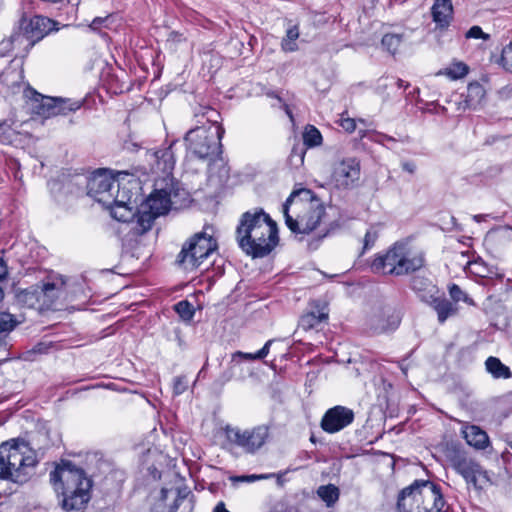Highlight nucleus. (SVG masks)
<instances>
[{"instance_id": "nucleus-31", "label": "nucleus", "mask_w": 512, "mask_h": 512, "mask_svg": "<svg viewBox=\"0 0 512 512\" xmlns=\"http://www.w3.org/2000/svg\"><path fill=\"white\" fill-rule=\"evenodd\" d=\"M299 27L298 25H293L289 27L286 31L285 37L281 41V48L285 52H294L298 49V45L296 40L299 38Z\"/></svg>"}, {"instance_id": "nucleus-27", "label": "nucleus", "mask_w": 512, "mask_h": 512, "mask_svg": "<svg viewBox=\"0 0 512 512\" xmlns=\"http://www.w3.org/2000/svg\"><path fill=\"white\" fill-rule=\"evenodd\" d=\"M485 368L494 379H509L512 377L510 368L497 357H488L485 361Z\"/></svg>"}, {"instance_id": "nucleus-62", "label": "nucleus", "mask_w": 512, "mask_h": 512, "mask_svg": "<svg viewBox=\"0 0 512 512\" xmlns=\"http://www.w3.org/2000/svg\"><path fill=\"white\" fill-rule=\"evenodd\" d=\"M310 441L314 444L317 442V439L313 434L310 436Z\"/></svg>"}, {"instance_id": "nucleus-52", "label": "nucleus", "mask_w": 512, "mask_h": 512, "mask_svg": "<svg viewBox=\"0 0 512 512\" xmlns=\"http://www.w3.org/2000/svg\"><path fill=\"white\" fill-rule=\"evenodd\" d=\"M401 168L403 171L413 175L416 172L417 166L413 161L404 160L401 162Z\"/></svg>"}, {"instance_id": "nucleus-13", "label": "nucleus", "mask_w": 512, "mask_h": 512, "mask_svg": "<svg viewBox=\"0 0 512 512\" xmlns=\"http://www.w3.org/2000/svg\"><path fill=\"white\" fill-rule=\"evenodd\" d=\"M360 171V162L356 158H346L334 166L331 179L337 189H353L360 179Z\"/></svg>"}, {"instance_id": "nucleus-16", "label": "nucleus", "mask_w": 512, "mask_h": 512, "mask_svg": "<svg viewBox=\"0 0 512 512\" xmlns=\"http://www.w3.org/2000/svg\"><path fill=\"white\" fill-rule=\"evenodd\" d=\"M420 479L414 480L409 486L398 493L397 510L399 512H420L419 511Z\"/></svg>"}, {"instance_id": "nucleus-64", "label": "nucleus", "mask_w": 512, "mask_h": 512, "mask_svg": "<svg viewBox=\"0 0 512 512\" xmlns=\"http://www.w3.org/2000/svg\"><path fill=\"white\" fill-rule=\"evenodd\" d=\"M510 448L512 449V441L509 443Z\"/></svg>"}, {"instance_id": "nucleus-36", "label": "nucleus", "mask_w": 512, "mask_h": 512, "mask_svg": "<svg viewBox=\"0 0 512 512\" xmlns=\"http://www.w3.org/2000/svg\"><path fill=\"white\" fill-rule=\"evenodd\" d=\"M174 310L185 322L191 321L195 314V308L188 300H181L177 302L174 305Z\"/></svg>"}, {"instance_id": "nucleus-26", "label": "nucleus", "mask_w": 512, "mask_h": 512, "mask_svg": "<svg viewBox=\"0 0 512 512\" xmlns=\"http://www.w3.org/2000/svg\"><path fill=\"white\" fill-rule=\"evenodd\" d=\"M9 39L13 45L14 50H17L18 54H21L23 57L27 56L30 50L34 47L28 45L30 38L26 34V31L21 29V24L19 21L18 25L13 28Z\"/></svg>"}, {"instance_id": "nucleus-14", "label": "nucleus", "mask_w": 512, "mask_h": 512, "mask_svg": "<svg viewBox=\"0 0 512 512\" xmlns=\"http://www.w3.org/2000/svg\"><path fill=\"white\" fill-rule=\"evenodd\" d=\"M19 22L21 29L25 30L30 38L28 43L30 46H35L45 36L58 30L56 21L41 15H35L32 18L22 17Z\"/></svg>"}, {"instance_id": "nucleus-7", "label": "nucleus", "mask_w": 512, "mask_h": 512, "mask_svg": "<svg viewBox=\"0 0 512 512\" xmlns=\"http://www.w3.org/2000/svg\"><path fill=\"white\" fill-rule=\"evenodd\" d=\"M426 264L423 251L413 250L405 242H395L384 254H377L370 264L372 272L395 277L422 269Z\"/></svg>"}, {"instance_id": "nucleus-42", "label": "nucleus", "mask_w": 512, "mask_h": 512, "mask_svg": "<svg viewBox=\"0 0 512 512\" xmlns=\"http://www.w3.org/2000/svg\"><path fill=\"white\" fill-rule=\"evenodd\" d=\"M188 387V379L184 375H180L174 378L173 381V392L175 395H181L186 391Z\"/></svg>"}, {"instance_id": "nucleus-56", "label": "nucleus", "mask_w": 512, "mask_h": 512, "mask_svg": "<svg viewBox=\"0 0 512 512\" xmlns=\"http://www.w3.org/2000/svg\"><path fill=\"white\" fill-rule=\"evenodd\" d=\"M213 512H230V511L226 508L225 503L221 501L216 504V506L213 509Z\"/></svg>"}, {"instance_id": "nucleus-5", "label": "nucleus", "mask_w": 512, "mask_h": 512, "mask_svg": "<svg viewBox=\"0 0 512 512\" xmlns=\"http://www.w3.org/2000/svg\"><path fill=\"white\" fill-rule=\"evenodd\" d=\"M203 115L207 116V124L190 129L185 134L184 141L187 155L208 161L209 169H212L217 161L224 162L221 141L225 130L214 118V116L219 117L216 110L206 108Z\"/></svg>"}, {"instance_id": "nucleus-28", "label": "nucleus", "mask_w": 512, "mask_h": 512, "mask_svg": "<svg viewBox=\"0 0 512 512\" xmlns=\"http://www.w3.org/2000/svg\"><path fill=\"white\" fill-rule=\"evenodd\" d=\"M232 379H244L243 366L232 357L227 368L220 374L217 382L223 386Z\"/></svg>"}, {"instance_id": "nucleus-46", "label": "nucleus", "mask_w": 512, "mask_h": 512, "mask_svg": "<svg viewBox=\"0 0 512 512\" xmlns=\"http://www.w3.org/2000/svg\"><path fill=\"white\" fill-rule=\"evenodd\" d=\"M235 361H237L240 365H242V362L244 360H260L258 357L255 356V353H245L242 351H236L231 356Z\"/></svg>"}, {"instance_id": "nucleus-34", "label": "nucleus", "mask_w": 512, "mask_h": 512, "mask_svg": "<svg viewBox=\"0 0 512 512\" xmlns=\"http://www.w3.org/2000/svg\"><path fill=\"white\" fill-rule=\"evenodd\" d=\"M469 72V67L464 62H453L447 68L440 72L448 76L450 79L457 80L466 76Z\"/></svg>"}, {"instance_id": "nucleus-33", "label": "nucleus", "mask_w": 512, "mask_h": 512, "mask_svg": "<svg viewBox=\"0 0 512 512\" xmlns=\"http://www.w3.org/2000/svg\"><path fill=\"white\" fill-rule=\"evenodd\" d=\"M306 150L305 145H302L300 142H296L293 145L287 160L291 168L298 169L303 165Z\"/></svg>"}, {"instance_id": "nucleus-24", "label": "nucleus", "mask_w": 512, "mask_h": 512, "mask_svg": "<svg viewBox=\"0 0 512 512\" xmlns=\"http://www.w3.org/2000/svg\"><path fill=\"white\" fill-rule=\"evenodd\" d=\"M410 288L417 294L420 300L428 303L435 295L439 294V288L427 277L414 276L410 281Z\"/></svg>"}, {"instance_id": "nucleus-58", "label": "nucleus", "mask_w": 512, "mask_h": 512, "mask_svg": "<svg viewBox=\"0 0 512 512\" xmlns=\"http://www.w3.org/2000/svg\"><path fill=\"white\" fill-rule=\"evenodd\" d=\"M510 456H512V455H511V453H510L509 451H504V452L502 453V458H503L504 460H509V457H510Z\"/></svg>"}, {"instance_id": "nucleus-8", "label": "nucleus", "mask_w": 512, "mask_h": 512, "mask_svg": "<svg viewBox=\"0 0 512 512\" xmlns=\"http://www.w3.org/2000/svg\"><path fill=\"white\" fill-rule=\"evenodd\" d=\"M218 248L217 240L204 231L195 233L186 241L177 256V263L186 270L198 268Z\"/></svg>"}, {"instance_id": "nucleus-2", "label": "nucleus", "mask_w": 512, "mask_h": 512, "mask_svg": "<svg viewBox=\"0 0 512 512\" xmlns=\"http://www.w3.org/2000/svg\"><path fill=\"white\" fill-rule=\"evenodd\" d=\"M59 504L66 512H80L91 498L92 479L70 460H62L49 474Z\"/></svg>"}, {"instance_id": "nucleus-38", "label": "nucleus", "mask_w": 512, "mask_h": 512, "mask_svg": "<svg viewBox=\"0 0 512 512\" xmlns=\"http://www.w3.org/2000/svg\"><path fill=\"white\" fill-rule=\"evenodd\" d=\"M18 324L16 318L7 312H0V334L7 335Z\"/></svg>"}, {"instance_id": "nucleus-17", "label": "nucleus", "mask_w": 512, "mask_h": 512, "mask_svg": "<svg viewBox=\"0 0 512 512\" xmlns=\"http://www.w3.org/2000/svg\"><path fill=\"white\" fill-rule=\"evenodd\" d=\"M140 221V216L137 215V219L121 228V232L124 233L122 237V247L126 252H134L137 250L141 243V237L148 232L150 229H146Z\"/></svg>"}, {"instance_id": "nucleus-20", "label": "nucleus", "mask_w": 512, "mask_h": 512, "mask_svg": "<svg viewBox=\"0 0 512 512\" xmlns=\"http://www.w3.org/2000/svg\"><path fill=\"white\" fill-rule=\"evenodd\" d=\"M432 20L436 28L446 30L453 21L454 8L451 0H434L431 7Z\"/></svg>"}, {"instance_id": "nucleus-22", "label": "nucleus", "mask_w": 512, "mask_h": 512, "mask_svg": "<svg viewBox=\"0 0 512 512\" xmlns=\"http://www.w3.org/2000/svg\"><path fill=\"white\" fill-rule=\"evenodd\" d=\"M427 304L436 312L440 324H444L448 318L456 316L459 312V305L446 298L444 294L435 295Z\"/></svg>"}, {"instance_id": "nucleus-48", "label": "nucleus", "mask_w": 512, "mask_h": 512, "mask_svg": "<svg viewBox=\"0 0 512 512\" xmlns=\"http://www.w3.org/2000/svg\"><path fill=\"white\" fill-rule=\"evenodd\" d=\"M340 126L348 133H352L356 129V122L352 118H342L340 120Z\"/></svg>"}, {"instance_id": "nucleus-3", "label": "nucleus", "mask_w": 512, "mask_h": 512, "mask_svg": "<svg viewBox=\"0 0 512 512\" xmlns=\"http://www.w3.org/2000/svg\"><path fill=\"white\" fill-rule=\"evenodd\" d=\"M39 464L35 450L22 437L0 444V480L24 485L36 473Z\"/></svg>"}, {"instance_id": "nucleus-57", "label": "nucleus", "mask_w": 512, "mask_h": 512, "mask_svg": "<svg viewBox=\"0 0 512 512\" xmlns=\"http://www.w3.org/2000/svg\"><path fill=\"white\" fill-rule=\"evenodd\" d=\"M321 232H322L321 235L318 237L319 240L323 239L324 237H326L329 234L330 229L324 228V229L321 230Z\"/></svg>"}, {"instance_id": "nucleus-15", "label": "nucleus", "mask_w": 512, "mask_h": 512, "mask_svg": "<svg viewBox=\"0 0 512 512\" xmlns=\"http://www.w3.org/2000/svg\"><path fill=\"white\" fill-rule=\"evenodd\" d=\"M355 414L352 409L337 405L328 409L321 419L323 431L334 434L353 423Z\"/></svg>"}, {"instance_id": "nucleus-49", "label": "nucleus", "mask_w": 512, "mask_h": 512, "mask_svg": "<svg viewBox=\"0 0 512 512\" xmlns=\"http://www.w3.org/2000/svg\"><path fill=\"white\" fill-rule=\"evenodd\" d=\"M13 50H14V48H13V45L11 44V42H10L9 37L3 39L0 42V56H5V55H7L9 52H11Z\"/></svg>"}, {"instance_id": "nucleus-18", "label": "nucleus", "mask_w": 512, "mask_h": 512, "mask_svg": "<svg viewBox=\"0 0 512 512\" xmlns=\"http://www.w3.org/2000/svg\"><path fill=\"white\" fill-rule=\"evenodd\" d=\"M172 144L163 149H158L148 153L150 159L153 161L151 164L152 169L156 172H162L164 177H173L172 171L175 166V157L172 149Z\"/></svg>"}, {"instance_id": "nucleus-54", "label": "nucleus", "mask_w": 512, "mask_h": 512, "mask_svg": "<svg viewBox=\"0 0 512 512\" xmlns=\"http://www.w3.org/2000/svg\"><path fill=\"white\" fill-rule=\"evenodd\" d=\"M8 275V269L5 261L0 258V281L6 280Z\"/></svg>"}, {"instance_id": "nucleus-50", "label": "nucleus", "mask_w": 512, "mask_h": 512, "mask_svg": "<svg viewBox=\"0 0 512 512\" xmlns=\"http://www.w3.org/2000/svg\"><path fill=\"white\" fill-rule=\"evenodd\" d=\"M378 137L379 139L377 141L387 146L388 148H393V144L397 142V140L394 137L386 134H380Z\"/></svg>"}, {"instance_id": "nucleus-25", "label": "nucleus", "mask_w": 512, "mask_h": 512, "mask_svg": "<svg viewBox=\"0 0 512 512\" xmlns=\"http://www.w3.org/2000/svg\"><path fill=\"white\" fill-rule=\"evenodd\" d=\"M463 434L466 442L478 450L485 449L490 443L487 433L479 426H467L463 430Z\"/></svg>"}, {"instance_id": "nucleus-30", "label": "nucleus", "mask_w": 512, "mask_h": 512, "mask_svg": "<svg viewBox=\"0 0 512 512\" xmlns=\"http://www.w3.org/2000/svg\"><path fill=\"white\" fill-rule=\"evenodd\" d=\"M328 319V313L324 311L308 312L301 316L299 325L304 330H311L316 328L321 322Z\"/></svg>"}, {"instance_id": "nucleus-60", "label": "nucleus", "mask_w": 512, "mask_h": 512, "mask_svg": "<svg viewBox=\"0 0 512 512\" xmlns=\"http://www.w3.org/2000/svg\"><path fill=\"white\" fill-rule=\"evenodd\" d=\"M166 493H167V490L166 489H162L161 490V499L164 500L166 498Z\"/></svg>"}, {"instance_id": "nucleus-47", "label": "nucleus", "mask_w": 512, "mask_h": 512, "mask_svg": "<svg viewBox=\"0 0 512 512\" xmlns=\"http://www.w3.org/2000/svg\"><path fill=\"white\" fill-rule=\"evenodd\" d=\"M186 41V37L183 33L178 31H171L168 35L167 42L171 44H179Z\"/></svg>"}, {"instance_id": "nucleus-29", "label": "nucleus", "mask_w": 512, "mask_h": 512, "mask_svg": "<svg viewBox=\"0 0 512 512\" xmlns=\"http://www.w3.org/2000/svg\"><path fill=\"white\" fill-rule=\"evenodd\" d=\"M317 495L323 502H325L327 507H333L339 500L340 491L334 484H327L318 487Z\"/></svg>"}, {"instance_id": "nucleus-45", "label": "nucleus", "mask_w": 512, "mask_h": 512, "mask_svg": "<svg viewBox=\"0 0 512 512\" xmlns=\"http://www.w3.org/2000/svg\"><path fill=\"white\" fill-rule=\"evenodd\" d=\"M110 19L111 15H107L105 17H95L90 23L89 28L92 31H99L102 27H108Z\"/></svg>"}, {"instance_id": "nucleus-12", "label": "nucleus", "mask_w": 512, "mask_h": 512, "mask_svg": "<svg viewBox=\"0 0 512 512\" xmlns=\"http://www.w3.org/2000/svg\"><path fill=\"white\" fill-rule=\"evenodd\" d=\"M87 194L103 206H109L117 201L120 194V184L106 169L95 171L87 181Z\"/></svg>"}, {"instance_id": "nucleus-61", "label": "nucleus", "mask_w": 512, "mask_h": 512, "mask_svg": "<svg viewBox=\"0 0 512 512\" xmlns=\"http://www.w3.org/2000/svg\"><path fill=\"white\" fill-rule=\"evenodd\" d=\"M176 510H177V505H173L170 507L168 512H176Z\"/></svg>"}, {"instance_id": "nucleus-21", "label": "nucleus", "mask_w": 512, "mask_h": 512, "mask_svg": "<svg viewBox=\"0 0 512 512\" xmlns=\"http://www.w3.org/2000/svg\"><path fill=\"white\" fill-rule=\"evenodd\" d=\"M485 89L479 82H471L467 86L465 93L460 95V101L458 102V110H475L481 104L485 97Z\"/></svg>"}, {"instance_id": "nucleus-44", "label": "nucleus", "mask_w": 512, "mask_h": 512, "mask_svg": "<svg viewBox=\"0 0 512 512\" xmlns=\"http://www.w3.org/2000/svg\"><path fill=\"white\" fill-rule=\"evenodd\" d=\"M467 39H483L488 40L490 38L489 34L483 32L480 26L474 25L472 26L465 34Z\"/></svg>"}, {"instance_id": "nucleus-11", "label": "nucleus", "mask_w": 512, "mask_h": 512, "mask_svg": "<svg viewBox=\"0 0 512 512\" xmlns=\"http://www.w3.org/2000/svg\"><path fill=\"white\" fill-rule=\"evenodd\" d=\"M270 428L268 424L245 430L227 426L225 434L230 443L240 447L247 454H255L266 444L270 436Z\"/></svg>"}, {"instance_id": "nucleus-10", "label": "nucleus", "mask_w": 512, "mask_h": 512, "mask_svg": "<svg viewBox=\"0 0 512 512\" xmlns=\"http://www.w3.org/2000/svg\"><path fill=\"white\" fill-rule=\"evenodd\" d=\"M26 94L33 101L34 112L43 118L67 115L77 111L82 106L81 101L45 96L32 88L26 90Z\"/></svg>"}, {"instance_id": "nucleus-35", "label": "nucleus", "mask_w": 512, "mask_h": 512, "mask_svg": "<svg viewBox=\"0 0 512 512\" xmlns=\"http://www.w3.org/2000/svg\"><path fill=\"white\" fill-rule=\"evenodd\" d=\"M449 295L451 297V301L455 302L457 305L459 302H464L470 306H476L475 301L464 292L459 285L453 283L448 288Z\"/></svg>"}, {"instance_id": "nucleus-51", "label": "nucleus", "mask_w": 512, "mask_h": 512, "mask_svg": "<svg viewBox=\"0 0 512 512\" xmlns=\"http://www.w3.org/2000/svg\"><path fill=\"white\" fill-rule=\"evenodd\" d=\"M273 341V339L268 340L264 344V346L255 353V356L258 357L260 360L264 359L269 354L270 346L272 345Z\"/></svg>"}, {"instance_id": "nucleus-41", "label": "nucleus", "mask_w": 512, "mask_h": 512, "mask_svg": "<svg viewBox=\"0 0 512 512\" xmlns=\"http://www.w3.org/2000/svg\"><path fill=\"white\" fill-rule=\"evenodd\" d=\"M378 236V231L373 228H370L366 231L363 241V252L371 249L374 246Z\"/></svg>"}, {"instance_id": "nucleus-32", "label": "nucleus", "mask_w": 512, "mask_h": 512, "mask_svg": "<svg viewBox=\"0 0 512 512\" xmlns=\"http://www.w3.org/2000/svg\"><path fill=\"white\" fill-rule=\"evenodd\" d=\"M322 143V135L320 131L313 125H307L303 132V142L302 145H305V148H313L321 145Z\"/></svg>"}, {"instance_id": "nucleus-1", "label": "nucleus", "mask_w": 512, "mask_h": 512, "mask_svg": "<svg viewBox=\"0 0 512 512\" xmlns=\"http://www.w3.org/2000/svg\"><path fill=\"white\" fill-rule=\"evenodd\" d=\"M239 248L253 259L268 256L278 245L277 223L263 208L244 212L236 227Z\"/></svg>"}, {"instance_id": "nucleus-37", "label": "nucleus", "mask_w": 512, "mask_h": 512, "mask_svg": "<svg viewBox=\"0 0 512 512\" xmlns=\"http://www.w3.org/2000/svg\"><path fill=\"white\" fill-rule=\"evenodd\" d=\"M402 42L401 34L388 33L382 37L381 44L390 54L394 55Z\"/></svg>"}, {"instance_id": "nucleus-43", "label": "nucleus", "mask_w": 512, "mask_h": 512, "mask_svg": "<svg viewBox=\"0 0 512 512\" xmlns=\"http://www.w3.org/2000/svg\"><path fill=\"white\" fill-rule=\"evenodd\" d=\"M63 285H64V281H62V280L60 283L47 281V282H43L40 288L45 296L53 297L54 296L53 291L59 290Z\"/></svg>"}, {"instance_id": "nucleus-19", "label": "nucleus", "mask_w": 512, "mask_h": 512, "mask_svg": "<svg viewBox=\"0 0 512 512\" xmlns=\"http://www.w3.org/2000/svg\"><path fill=\"white\" fill-rule=\"evenodd\" d=\"M130 198L131 196H127L126 193L123 192L121 196L120 194H117V201L106 206L110 209L111 216L119 222L124 223V226L131 224L137 219V213H135L133 208L129 206Z\"/></svg>"}, {"instance_id": "nucleus-23", "label": "nucleus", "mask_w": 512, "mask_h": 512, "mask_svg": "<svg viewBox=\"0 0 512 512\" xmlns=\"http://www.w3.org/2000/svg\"><path fill=\"white\" fill-rule=\"evenodd\" d=\"M401 318L395 312L380 313L370 319L369 330L372 334H382L394 331L400 325Z\"/></svg>"}, {"instance_id": "nucleus-59", "label": "nucleus", "mask_w": 512, "mask_h": 512, "mask_svg": "<svg viewBox=\"0 0 512 512\" xmlns=\"http://www.w3.org/2000/svg\"><path fill=\"white\" fill-rule=\"evenodd\" d=\"M251 479H267L269 478V475H260V476H255V475H252L250 476Z\"/></svg>"}, {"instance_id": "nucleus-40", "label": "nucleus", "mask_w": 512, "mask_h": 512, "mask_svg": "<svg viewBox=\"0 0 512 512\" xmlns=\"http://www.w3.org/2000/svg\"><path fill=\"white\" fill-rule=\"evenodd\" d=\"M501 64L505 70L512 72V42L503 48Z\"/></svg>"}, {"instance_id": "nucleus-4", "label": "nucleus", "mask_w": 512, "mask_h": 512, "mask_svg": "<svg viewBox=\"0 0 512 512\" xmlns=\"http://www.w3.org/2000/svg\"><path fill=\"white\" fill-rule=\"evenodd\" d=\"M282 210L285 224L294 234H309L326 218L325 206L309 189L292 192Z\"/></svg>"}, {"instance_id": "nucleus-9", "label": "nucleus", "mask_w": 512, "mask_h": 512, "mask_svg": "<svg viewBox=\"0 0 512 512\" xmlns=\"http://www.w3.org/2000/svg\"><path fill=\"white\" fill-rule=\"evenodd\" d=\"M445 455L451 467L464 478L468 486L471 485L476 490L482 488L478 484V480L480 477L487 478V472L475 459L469 457L457 445L447 447Z\"/></svg>"}, {"instance_id": "nucleus-63", "label": "nucleus", "mask_w": 512, "mask_h": 512, "mask_svg": "<svg viewBox=\"0 0 512 512\" xmlns=\"http://www.w3.org/2000/svg\"><path fill=\"white\" fill-rule=\"evenodd\" d=\"M402 142L408 141V136H405V139L401 140Z\"/></svg>"}, {"instance_id": "nucleus-53", "label": "nucleus", "mask_w": 512, "mask_h": 512, "mask_svg": "<svg viewBox=\"0 0 512 512\" xmlns=\"http://www.w3.org/2000/svg\"><path fill=\"white\" fill-rule=\"evenodd\" d=\"M124 149L130 152H137L140 149V145L136 142L128 140L124 143Z\"/></svg>"}, {"instance_id": "nucleus-6", "label": "nucleus", "mask_w": 512, "mask_h": 512, "mask_svg": "<svg viewBox=\"0 0 512 512\" xmlns=\"http://www.w3.org/2000/svg\"><path fill=\"white\" fill-rule=\"evenodd\" d=\"M189 199V193L174 177L158 178L154 189L137 211L140 221L146 229H151L155 219L167 214L172 208L177 209Z\"/></svg>"}, {"instance_id": "nucleus-39", "label": "nucleus", "mask_w": 512, "mask_h": 512, "mask_svg": "<svg viewBox=\"0 0 512 512\" xmlns=\"http://www.w3.org/2000/svg\"><path fill=\"white\" fill-rule=\"evenodd\" d=\"M388 86H396L398 89H406L410 86V84L400 78L394 79L393 77H385L379 79L378 88H387Z\"/></svg>"}, {"instance_id": "nucleus-55", "label": "nucleus", "mask_w": 512, "mask_h": 512, "mask_svg": "<svg viewBox=\"0 0 512 512\" xmlns=\"http://www.w3.org/2000/svg\"><path fill=\"white\" fill-rule=\"evenodd\" d=\"M297 459L299 461H301V462L309 461V460L312 459V453L308 452V451H305V450H302L297 455Z\"/></svg>"}]
</instances>
